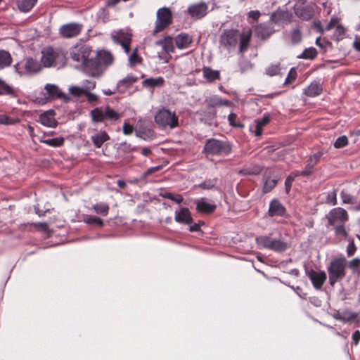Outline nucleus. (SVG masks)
<instances>
[{"label": "nucleus", "mask_w": 360, "mask_h": 360, "mask_svg": "<svg viewBox=\"0 0 360 360\" xmlns=\"http://www.w3.org/2000/svg\"><path fill=\"white\" fill-rule=\"evenodd\" d=\"M251 36L250 30L243 32L241 34L235 30H226L221 36L220 44L229 51L239 45V51L240 53H243L249 46Z\"/></svg>", "instance_id": "nucleus-1"}, {"label": "nucleus", "mask_w": 360, "mask_h": 360, "mask_svg": "<svg viewBox=\"0 0 360 360\" xmlns=\"http://www.w3.org/2000/svg\"><path fill=\"white\" fill-rule=\"evenodd\" d=\"M96 82L94 80H84L81 86H70L69 93L73 97L80 98L82 96L86 98L87 102L91 105H96L99 103V96L92 93L91 91L95 89Z\"/></svg>", "instance_id": "nucleus-2"}, {"label": "nucleus", "mask_w": 360, "mask_h": 360, "mask_svg": "<svg viewBox=\"0 0 360 360\" xmlns=\"http://www.w3.org/2000/svg\"><path fill=\"white\" fill-rule=\"evenodd\" d=\"M231 151V146L229 142L215 139H207L203 148V153L207 157L224 156L229 155Z\"/></svg>", "instance_id": "nucleus-3"}, {"label": "nucleus", "mask_w": 360, "mask_h": 360, "mask_svg": "<svg viewBox=\"0 0 360 360\" xmlns=\"http://www.w3.org/2000/svg\"><path fill=\"white\" fill-rule=\"evenodd\" d=\"M65 60V54L62 50L48 47L41 51V61L44 67L63 66Z\"/></svg>", "instance_id": "nucleus-4"}, {"label": "nucleus", "mask_w": 360, "mask_h": 360, "mask_svg": "<svg viewBox=\"0 0 360 360\" xmlns=\"http://www.w3.org/2000/svg\"><path fill=\"white\" fill-rule=\"evenodd\" d=\"M154 119L157 125L163 129H172L179 126V118L175 112L165 108L159 110Z\"/></svg>", "instance_id": "nucleus-5"}, {"label": "nucleus", "mask_w": 360, "mask_h": 360, "mask_svg": "<svg viewBox=\"0 0 360 360\" xmlns=\"http://www.w3.org/2000/svg\"><path fill=\"white\" fill-rule=\"evenodd\" d=\"M347 261L340 257L333 259L328 267L329 283L333 286L338 281L343 279L346 275Z\"/></svg>", "instance_id": "nucleus-6"}, {"label": "nucleus", "mask_w": 360, "mask_h": 360, "mask_svg": "<svg viewBox=\"0 0 360 360\" xmlns=\"http://www.w3.org/2000/svg\"><path fill=\"white\" fill-rule=\"evenodd\" d=\"M94 122H114L121 117L120 114L109 106H101L90 112Z\"/></svg>", "instance_id": "nucleus-7"}, {"label": "nucleus", "mask_w": 360, "mask_h": 360, "mask_svg": "<svg viewBox=\"0 0 360 360\" xmlns=\"http://www.w3.org/2000/svg\"><path fill=\"white\" fill-rule=\"evenodd\" d=\"M256 241L260 247L277 252H284L288 248V244L280 238L262 236L257 237Z\"/></svg>", "instance_id": "nucleus-8"}, {"label": "nucleus", "mask_w": 360, "mask_h": 360, "mask_svg": "<svg viewBox=\"0 0 360 360\" xmlns=\"http://www.w3.org/2000/svg\"><path fill=\"white\" fill-rule=\"evenodd\" d=\"M14 67L18 74L21 76L37 73L42 68L41 64L32 58H24L18 62Z\"/></svg>", "instance_id": "nucleus-9"}, {"label": "nucleus", "mask_w": 360, "mask_h": 360, "mask_svg": "<svg viewBox=\"0 0 360 360\" xmlns=\"http://www.w3.org/2000/svg\"><path fill=\"white\" fill-rule=\"evenodd\" d=\"M172 22V12L169 8L163 7L158 10L155 26L153 30V34L164 30Z\"/></svg>", "instance_id": "nucleus-10"}, {"label": "nucleus", "mask_w": 360, "mask_h": 360, "mask_svg": "<svg viewBox=\"0 0 360 360\" xmlns=\"http://www.w3.org/2000/svg\"><path fill=\"white\" fill-rule=\"evenodd\" d=\"M155 45L160 46L162 48L161 51L158 52L160 60L165 63H168L172 58L170 53L174 52V45L172 37L168 36L155 42Z\"/></svg>", "instance_id": "nucleus-11"}, {"label": "nucleus", "mask_w": 360, "mask_h": 360, "mask_svg": "<svg viewBox=\"0 0 360 360\" xmlns=\"http://www.w3.org/2000/svg\"><path fill=\"white\" fill-rule=\"evenodd\" d=\"M91 52L89 46L86 45H79L72 47L70 50V54L71 58L82 66L85 67L89 63V57Z\"/></svg>", "instance_id": "nucleus-12"}, {"label": "nucleus", "mask_w": 360, "mask_h": 360, "mask_svg": "<svg viewBox=\"0 0 360 360\" xmlns=\"http://www.w3.org/2000/svg\"><path fill=\"white\" fill-rule=\"evenodd\" d=\"M82 25L78 22H70L63 25L59 28V34L65 39L73 38L79 34Z\"/></svg>", "instance_id": "nucleus-13"}, {"label": "nucleus", "mask_w": 360, "mask_h": 360, "mask_svg": "<svg viewBox=\"0 0 360 360\" xmlns=\"http://www.w3.org/2000/svg\"><path fill=\"white\" fill-rule=\"evenodd\" d=\"M330 225L335 226L343 224L348 220L347 212L340 207L333 209L327 215Z\"/></svg>", "instance_id": "nucleus-14"}, {"label": "nucleus", "mask_w": 360, "mask_h": 360, "mask_svg": "<svg viewBox=\"0 0 360 360\" xmlns=\"http://www.w3.org/2000/svg\"><path fill=\"white\" fill-rule=\"evenodd\" d=\"M112 38L115 43L122 46L126 53H129L131 41V33L124 30H119L112 34Z\"/></svg>", "instance_id": "nucleus-15"}, {"label": "nucleus", "mask_w": 360, "mask_h": 360, "mask_svg": "<svg viewBox=\"0 0 360 360\" xmlns=\"http://www.w3.org/2000/svg\"><path fill=\"white\" fill-rule=\"evenodd\" d=\"M188 14L194 19H201L205 17L208 12V5L205 2L194 4L188 6L187 9Z\"/></svg>", "instance_id": "nucleus-16"}, {"label": "nucleus", "mask_w": 360, "mask_h": 360, "mask_svg": "<svg viewBox=\"0 0 360 360\" xmlns=\"http://www.w3.org/2000/svg\"><path fill=\"white\" fill-rule=\"evenodd\" d=\"M306 274L311 280L313 286L317 290L321 288L327 278L326 274L323 271H316L314 270H309L306 271Z\"/></svg>", "instance_id": "nucleus-17"}, {"label": "nucleus", "mask_w": 360, "mask_h": 360, "mask_svg": "<svg viewBox=\"0 0 360 360\" xmlns=\"http://www.w3.org/2000/svg\"><path fill=\"white\" fill-rule=\"evenodd\" d=\"M135 134L137 137H139L145 141L153 140L155 134L150 126H146L142 124H139L135 129Z\"/></svg>", "instance_id": "nucleus-18"}, {"label": "nucleus", "mask_w": 360, "mask_h": 360, "mask_svg": "<svg viewBox=\"0 0 360 360\" xmlns=\"http://www.w3.org/2000/svg\"><path fill=\"white\" fill-rule=\"evenodd\" d=\"M269 117L267 115L263 116L262 119L255 120V124L250 127V130L255 134L256 136H261L263 127L269 122Z\"/></svg>", "instance_id": "nucleus-19"}, {"label": "nucleus", "mask_w": 360, "mask_h": 360, "mask_svg": "<svg viewBox=\"0 0 360 360\" xmlns=\"http://www.w3.org/2000/svg\"><path fill=\"white\" fill-rule=\"evenodd\" d=\"M285 213V208L276 199H274L270 202L268 214L270 217H282Z\"/></svg>", "instance_id": "nucleus-20"}, {"label": "nucleus", "mask_w": 360, "mask_h": 360, "mask_svg": "<svg viewBox=\"0 0 360 360\" xmlns=\"http://www.w3.org/2000/svg\"><path fill=\"white\" fill-rule=\"evenodd\" d=\"M292 14L288 11H276L271 14L270 20L275 24L289 23L291 21Z\"/></svg>", "instance_id": "nucleus-21"}, {"label": "nucleus", "mask_w": 360, "mask_h": 360, "mask_svg": "<svg viewBox=\"0 0 360 360\" xmlns=\"http://www.w3.org/2000/svg\"><path fill=\"white\" fill-rule=\"evenodd\" d=\"M39 122L44 126L48 127H56L58 122L54 118V112L53 110H49L41 114L39 117Z\"/></svg>", "instance_id": "nucleus-22"}, {"label": "nucleus", "mask_w": 360, "mask_h": 360, "mask_svg": "<svg viewBox=\"0 0 360 360\" xmlns=\"http://www.w3.org/2000/svg\"><path fill=\"white\" fill-rule=\"evenodd\" d=\"M174 219L178 223L190 224L193 222L189 210L186 207H182L179 211L175 212Z\"/></svg>", "instance_id": "nucleus-23"}, {"label": "nucleus", "mask_w": 360, "mask_h": 360, "mask_svg": "<svg viewBox=\"0 0 360 360\" xmlns=\"http://www.w3.org/2000/svg\"><path fill=\"white\" fill-rule=\"evenodd\" d=\"M274 32L273 27L266 23L259 24L255 28L257 36L262 39L269 38Z\"/></svg>", "instance_id": "nucleus-24"}, {"label": "nucleus", "mask_w": 360, "mask_h": 360, "mask_svg": "<svg viewBox=\"0 0 360 360\" xmlns=\"http://www.w3.org/2000/svg\"><path fill=\"white\" fill-rule=\"evenodd\" d=\"M174 41L178 49H184L189 47L192 42V38L188 34L181 33L176 36Z\"/></svg>", "instance_id": "nucleus-25"}, {"label": "nucleus", "mask_w": 360, "mask_h": 360, "mask_svg": "<svg viewBox=\"0 0 360 360\" xmlns=\"http://www.w3.org/2000/svg\"><path fill=\"white\" fill-rule=\"evenodd\" d=\"M205 103L208 107L212 108L219 105L229 106L231 104V101L228 100H223L220 96L217 95H214L206 98L205 100Z\"/></svg>", "instance_id": "nucleus-26"}, {"label": "nucleus", "mask_w": 360, "mask_h": 360, "mask_svg": "<svg viewBox=\"0 0 360 360\" xmlns=\"http://www.w3.org/2000/svg\"><path fill=\"white\" fill-rule=\"evenodd\" d=\"M137 80L138 78L134 76L133 75H129L117 82V89L120 92H124Z\"/></svg>", "instance_id": "nucleus-27"}, {"label": "nucleus", "mask_w": 360, "mask_h": 360, "mask_svg": "<svg viewBox=\"0 0 360 360\" xmlns=\"http://www.w3.org/2000/svg\"><path fill=\"white\" fill-rule=\"evenodd\" d=\"M91 139L94 146L99 148L105 141L110 139V136L105 131H100L92 135Z\"/></svg>", "instance_id": "nucleus-28"}, {"label": "nucleus", "mask_w": 360, "mask_h": 360, "mask_svg": "<svg viewBox=\"0 0 360 360\" xmlns=\"http://www.w3.org/2000/svg\"><path fill=\"white\" fill-rule=\"evenodd\" d=\"M322 90L321 84L319 82L314 81L304 90V93L307 96L314 97L319 95Z\"/></svg>", "instance_id": "nucleus-29"}, {"label": "nucleus", "mask_w": 360, "mask_h": 360, "mask_svg": "<svg viewBox=\"0 0 360 360\" xmlns=\"http://www.w3.org/2000/svg\"><path fill=\"white\" fill-rule=\"evenodd\" d=\"M215 205L208 203L203 198L196 201V210L199 212L212 213L215 210Z\"/></svg>", "instance_id": "nucleus-30"}, {"label": "nucleus", "mask_w": 360, "mask_h": 360, "mask_svg": "<svg viewBox=\"0 0 360 360\" xmlns=\"http://www.w3.org/2000/svg\"><path fill=\"white\" fill-rule=\"evenodd\" d=\"M357 317V314L351 311H338L334 315V318L342 322H350L354 321Z\"/></svg>", "instance_id": "nucleus-31"}, {"label": "nucleus", "mask_w": 360, "mask_h": 360, "mask_svg": "<svg viewBox=\"0 0 360 360\" xmlns=\"http://www.w3.org/2000/svg\"><path fill=\"white\" fill-rule=\"evenodd\" d=\"M202 75L207 82H212L220 79V73L218 70H214L210 68L205 67L202 69Z\"/></svg>", "instance_id": "nucleus-32"}, {"label": "nucleus", "mask_w": 360, "mask_h": 360, "mask_svg": "<svg viewBox=\"0 0 360 360\" xmlns=\"http://www.w3.org/2000/svg\"><path fill=\"white\" fill-rule=\"evenodd\" d=\"M165 83V80L162 77H158L156 78L150 77L148 79H144L142 82V84L145 87H160L163 86Z\"/></svg>", "instance_id": "nucleus-33"}, {"label": "nucleus", "mask_w": 360, "mask_h": 360, "mask_svg": "<svg viewBox=\"0 0 360 360\" xmlns=\"http://www.w3.org/2000/svg\"><path fill=\"white\" fill-rule=\"evenodd\" d=\"M44 89L51 98H57L63 96L60 89L55 84H47Z\"/></svg>", "instance_id": "nucleus-34"}, {"label": "nucleus", "mask_w": 360, "mask_h": 360, "mask_svg": "<svg viewBox=\"0 0 360 360\" xmlns=\"http://www.w3.org/2000/svg\"><path fill=\"white\" fill-rule=\"evenodd\" d=\"M15 89L6 81L0 78V95L14 96Z\"/></svg>", "instance_id": "nucleus-35"}, {"label": "nucleus", "mask_w": 360, "mask_h": 360, "mask_svg": "<svg viewBox=\"0 0 360 360\" xmlns=\"http://www.w3.org/2000/svg\"><path fill=\"white\" fill-rule=\"evenodd\" d=\"M92 208L96 214L102 216H107L110 210L108 204L103 202L93 205Z\"/></svg>", "instance_id": "nucleus-36"}, {"label": "nucleus", "mask_w": 360, "mask_h": 360, "mask_svg": "<svg viewBox=\"0 0 360 360\" xmlns=\"http://www.w3.org/2000/svg\"><path fill=\"white\" fill-rule=\"evenodd\" d=\"M12 63V57L9 52L0 50V69L8 67Z\"/></svg>", "instance_id": "nucleus-37"}, {"label": "nucleus", "mask_w": 360, "mask_h": 360, "mask_svg": "<svg viewBox=\"0 0 360 360\" xmlns=\"http://www.w3.org/2000/svg\"><path fill=\"white\" fill-rule=\"evenodd\" d=\"M37 0H18V8L22 12H28L37 3Z\"/></svg>", "instance_id": "nucleus-38"}, {"label": "nucleus", "mask_w": 360, "mask_h": 360, "mask_svg": "<svg viewBox=\"0 0 360 360\" xmlns=\"http://www.w3.org/2000/svg\"><path fill=\"white\" fill-rule=\"evenodd\" d=\"M295 14L303 20H308L312 17V12L308 7H300L296 8Z\"/></svg>", "instance_id": "nucleus-39"}, {"label": "nucleus", "mask_w": 360, "mask_h": 360, "mask_svg": "<svg viewBox=\"0 0 360 360\" xmlns=\"http://www.w3.org/2000/svg\"><path fill=\"white\" fill-rule=\"evenodd\" d=\"M99 63L103 65H110L112 63L113 57L108 51H101L98 55Z\"/></svg>", "instance_id": "nucleus-40"}, {"label": "nucleus", "mask_w": 360, "mask_h": 360, "mask_svg": "<svg viewBox=\"0 0 360 360\" xmlns=\"http://www.w3.org/2000/svg\"><path fill=\"white\" fill-rule=\"evenodd\" d=\"M317 56V51L314 47H309L308 49H305L304 51L301 53L300 56H298L300 58L312 60L315 58Z\"/></svg>", "instance_id": "nucleus-41"}, {"label": "nucleus", "mask_w": 360, "mask_h": 360, "mask_svg": "<svg viewBox=\"0 0 360 360\" xmlns=\"http://www.w3.org/2000/svg\"><path fill=\"white\" fill-rule=\"evenodd\" d=\"M292 44H297L302 41V33L299 27H295L289 34Z\"/></svg>", "instance_id": "nucleus-42"}, {"label": "nucleus", "mask_w": 360, "mask_h": 360, "mask_svg": "<svg viewBox=\"0 0 360 360\" xmlns=\"http://www.w3.org/2000/svg\"><path fill=\"white\" fill-rule=\"evenodd\" d=\"M83 221L88 225L96 224L100 227L103 226V221L101 218L96 216L86 215L84 218Z\"/></svg>", "instance_id": "nucleus-43"}, {"label": "nucleus", "mask_w": 360, "mask_h": 360, "mask_svg": "<svg viewBox=\"0 0 360 360\" xmlns=\"http://www.w3.org/2000/svg\"><path fill=\"white\" fill-rule=\"evenodd\" d=\"M41 141L50 146L59 147L63 144L64 139L62 137H56L51 139H46Z\"/></svg>", "instance_id": "nucleus-44"}, {"label": "nucleus", "mask_w": 360, "mask_h": 360, "mask_svg": "<svg viewBox=\"0 0 360 360\" xmlns=\"http://www.w3.org/2000/svg\"><path fill=\"white\" fill-rule=\"evenodd\" d=\"M277 182L278 180L276 179L267 178L263 187L264 193H266L270 192L276 186Z\"/></svg>", "instance_id": "nucleus-45"}, {"label": "nucleus", "mask_w": 360, "mask_h": 360, "mask_svg": "<svg viewBox=\"0 0 360 360\" xmlns=\"http://www.w3.org/2000/svg\"><path fill=\"white\" fill-rule=\"evenodd\" d=\"M141 63V58L137 54V49H135L129 56V63L131 66H134L135 65Z\"/></svg>", "instance_id": "nucleus-46"}, {"label": "nucleus", "mask_w": 360, "mask_h": 360, "mask_svg": "<svg viewBox=\"0 0 360 360\" xmlns=\"http://www.w3.org/2000/svg\"><path fill=\"white\" fill-rule=\"evenodd\" d=\"M261 167L259 166H256L252 168L247 167L240 170V173L244 175H257L261 172Z\"/></svg>", "instance_id": "nucleus-47"}, {"label": "nucleus", "mask_w": 360, "mask_h": 360, "mask_svg": "<svg viewBox=\"0 0 360 360\" xmlns=\"http://www.w3.org/2000/svg\"><path fill=\"white\" fill-rule=\"evenodd\" d=\"M349 267L355 274L360 275V258H354L349 263Z\"/></svg>", "instance_id": "nucleus-48"}, {"label": "nucleus", "mask_w": 360, "mask_h": 360, "mask_svg": "<svg viewBox=\"0 0 360 360\" xmlns=\"http://www.w3.org/2000/svg\"><path fill=\"white\" fill-rule=\"evenodd\" d=\"M217 182V179H207L201 183L198 186L203 189H211L215 186Z\"/></svg>", "instance_id": "nucleus-49"}, {"label": "nucleus", "mask_w": 360, "mask_h": 360, "mask_svg": "<svg viewBox=\"0 0 360 360\" xmlns=\"http://www.w3.org/2000/svg\"><path fill=\"white\" fill-rule=\"evenodd\" d=\"M348 143V139L346 136L338 137L334 143L335 148H341L347 146Z\"/></svg>", "instance_id": "nucleus-50"}, {"label": "nucleus", "mask_w": 360, "mask_h": 360, "mask_svg": "<svg viewBox=\"0 0 360 360\" xmlns=\"http://www.w3.org/2000/svg\"><path fill=\"white\" fill-rule=\"evenodd\" d=\"M281 68L278 64L271 65L266 69V73L269 76H274L280 72Z\"/></svg>", "instance_id": "nucleus-51"}, {"label": "nucleus", "mask_w": 360, "mask_h": 360, "mask_svg": "<svg viewBox=\"0 0 360 360\" xmlns=\"http://www.w3.org/2000/svg\"><path fill=\"white\" fill-rule=\"evenodd\" d=\"M341 198L342 200L343 203H348V204H355L356 202V200L350 194H348L344 191L341 193Z\"/></svg>", "instance_id": "nucleus-52"}, {"label": "nucleus", "mask_w": 360, "mask_h": 360, "mask_svg": "<svg viewBox=\"0 0 360 360\" xmlns=\"http://www.w3.org/2000/svg\"><path fill=\"white\" fill-rule=\"evenodd\" d=\"M17 122V120H13L6 115H0V124L11 125Z\"/></svg>", "instance_id": "nucleus-53"}, {"label": "nucleus", "mask_w": 360, "mask_h": 360, "mask_svg": "<svg viewBox=\"0 0 360 360\" xmlns=\"http://www.w3.org/2000/svg\"><path fill=\"white\" fill-rule=\"evenodd\" d=\"M335 233L337 236H342L344 238L347 237V233L343 226V224L335 225Z\"/></svg>", "instance_id": "nucleus-54"}, {"label": "nucleus", "mask_w": 360, "mask_h": 360, "mask_svg": "<svg viewBox=\"0 0 360 360\" xmlns=\"http://www.w3.org/2000/svg\"><path fill=\"white\" fill-rule=\"evenodd\" d=\"M356 250V248L354 245L353 239H349V244L347 247V253L348 257H351L354 255Z\"/></svg>", "instance_id": "nucleus-55"}, {"label": "nucleus", "mask_w": 360, "mask_h": 360, "mask_svg": "<svg viewBox=\"0 0 360 360\" xmlns=\"http://www.w3.org/2000/svg\"><path fill=\"white\" fill-rule=\"evenodd\" d=\"M297 174L292 173L289 176L287 177L285 182V189L287 193L289 192L290 188L292 186V181H294L295 177L297 176Z\"/></svg>", "instance_id": "nucleus-56"}, {"label": "nucleus", "mask_w": 360, "mask_h": 360, "mask_svg": "<svg viewBox=\"0 0 360 360\" xmlns=\"http://www.w3.org/2000/svg\"><path fill=\"white\" fill-rule=\"evenodd\" d=\"M323 153L318 152L315 153L313 156L310 157L308 160V163L310 164V166H314L320 160L322 156Z\"/></svg>", "instance_id": "nucleus-57"}, {"label": "nucleus", "mask_w": 360, "mask_h": 360, "mask_svg": "<svg viewBox=\"0 0 360 360\" xmlns=\"http://www.w3.org/2000/svg\"><path fill=\"white\" fill-rule=\"evenodd\" d=\"M162 168V165H158V166H155V167H150L148 168L146 172H144L142 175V178L143 179H146L147 178V176H148L149 175H150L151 174H153V172H158V171H160L161 169Z\"/></svg>", "instance_id": "nucleus-58"}, {"label": "nucleus", "mask_w": 360, "mask_h": 360, "mask_svg": "<svg viewBox=\"0 0 360 360\" xmlns=\"http://www.w3.org/2000/svg\"><path fill=\"white\" fill-rule=\"evenodd\" d=\"M313 166H310V164L307 162V165L305 167V169L301 172H294L295 174H297L299 175H302L304 176H309L312 173L313 171Z\"/></svg>", "instance_id": "nucleus-59"}, {"label": "nucleus", "mask_w": 360, "mask_h": 360, "mask_svg": "<svg viewBox=\"0 0 360 360\" xmlns=\"http://www.w3.org/2000/svg\"><path fill=\"white\" fill-rule=\"evenodd\" d=\"M236 118H237V115H236V114H235L233 112H231L229 115L228 120H229L230 125H231L233 127H242L241 124L236 123L235 121H236Z\"/></svg>", "instance_id": "nucleus-60"}, {"label": "nucleus", "mask_w": 360, "mask_h": 360, "mask_svg": "<svg viewBox=\"0 0 360 360\" xmlns=\"http://www.w3.org/2000/svg\"><path fill=\"white\" fill-rule=\"evenodd\" d=\"M327 202L335 205L337 204L336 193L335 191L329 192L327 195Z\"/></svg>", "instance_id": "nucleus-61"}, {"label": "nucleus", "mask_w": 360, "mask_h": 360, "mask_svg": "<svg viewBox=\"0 0 360 360\" xmlns=\"http://www.w3.org/2000/svg\"><path fill=\"white\" fill-rule=\"evenodd\" d=\"M297 73L296 71L293 69H291L289 72L288 77H286L285 80V84H289L291 83L292 81H294L296 79Z\"/></svg>", "instance_id": "nucleus-62"}, {"label": "nucleus", "mask_w": 360, "mask_h": 360, "mask_svg": "<svg viewBox=\"0 0 360 360\" xmlns=\"http://www.w3.org/2000/svg\"><path fill=\"white\" fill-rule=\"evenodd\" d=\"M123 133L125 135H130L134 131V127L127 122H124L123 124Z\"/></svg>", "instance_id": "nucleus-63"}, {"label": "nucleus", "mask_w": 360, "mask_h": 360, "mask_svg": "<svg viewBox=\"0 0 360 360\" xmlns=\"http://www.w3.org/2000/svg\"><path fill=\"white\" fill-rule=\"evenodd\" d=\"M261 13L259 11H251L248 13V17L254 20H257L260 17Z\"/></svg>", "instance_id": "nucleus-64"}]
</instances>
